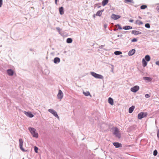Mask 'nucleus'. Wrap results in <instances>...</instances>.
Returning a JSON list of instances; mask_svg holds the SVG:
<instances>
[{
    "instance_id": "14",
    "label": "nucleus",
    "mask_w": 159,
    "mask_h": 159,
    "mask_svg": "<svg viewBox=\"0 0 159 159\" xmlns=\"http://www.w3.org/2000/svg\"><path fill=\"white\" fill-rule=\"evenodd\" d=\"M63 10L64 8L62 7H61L59 8V13L61 15H63L64 13Z\"/></svg>"
},
{
    "instance_id": "51",
    "label": "nucleus",
    "mask_w": 159,
    "mask_h": 159,
    "mask_svg": "<svg viewBox=\"0 0 159 159\" xmlns=\"http://www.w3.org/2000/svg\"><path fill=\"white\" fill-rule=\"evenodd\" d=\"M154 31V30H152V31H151V32H153Z\"/></svg>"
},
{
    "instance_id": "42",
    "label": "nucleus",
    "mask_w": 159,
    "mask_h": 159,
    "mask_svg": "<svg viewBox=\"0 0 159 159\" xmlns=\"http://www.w3.org/2000/svg\"><path fill=\"white\" fill-rule=\"evenodd\" d=\"M156 64L158 66H159V61H157L156 62Z\"/></svg>"
},
{
    "instance_id": "6",
    "label": "nucleus",
    "mask_w": 159,
    "mask_h": 159,
    "mask_svg": "<svg viewBox=\"0 0 159 159\" xmlns=\"http://www.w3.org/2000/svg\"><path fill=\"white\" fill-rule=\"evenodd\" d=\"M48 111L52 114L55 116L59 119V117L58 116L57 112L52 109H50L48 110Z\"/></svg>"
},
{
    "instance_id": "17",
    "label": "nucleus",
    "mask_w": 159,
    "mask_h": 159,
    "mask_svg": "<svg viewBox=\"0 0 159 159\" xmlns=\"http://www.w3.org/2000/svg\"><path fill=\"white\" fill-rule=\"evenodd\" d=\"M108 102L111 105H113L114 104L113 100V99L111 97L108 98Z\"/></svg>"
},
{
    "instance_id": "25",
    "label": "nucleus",
    "mask_w": 159,
    "mask_h": 159,
    "mask_svg": "<svg viewBox=\"0 0 159 159\" xmlns=\"http://www.w3.org/2000/svg\"><path fill=\"white\" fill-rule=\"evenodd\" d=\"M72 42V39L71 38H68L67 39H66V42L67 43H70Z\"/></svg>"
},
{
    "instance_id": "4",
    "label": "nucleus",
    "mask_w": 159,
    "mask_h": 159,
    "mask_svg": "<svg viewBox=\"0 0 159 159\" xmlns=\"http://www.w3.org/2000/svg\"><path fill=\"white\" fill-rule=\"evenodd\" d=\"M148 115L147 112H141L139 113L138 116V118L139 119H141L142 118L146 117Z\"/></svg>"
},
{
    "instance_id": "20",
    "label": "nucleus",
    "mask_w": 159,
    "mask_h": 159,
    "mask_svg": "<svg viewBox=\"0 0 159 159\" xmlns=\"http://www.w3.org/2000/svg\"><path fill=\"white\" fill-rule=\"evenodd\" d=\"M135 108V107L134 106H132L131 107H129V113H131L133 111L134 108Z\"/></svg>"
},
{
    "instance_id": "23",
    "label": "nucleus",
    "mask_w": 159,
    "mask_h": 159,
    "mask_svg": "<svg viewBox=\"0 0 159 159\" xmlns=\"http://www.w3.org/2000/svg\"><path fill=\"white\" fill-rule=\"evenodd\" d=\"M108 1L109 0H103L102 2V5L105 6L108 3Z\"/></svg>"
},
{
    "instance_id": "24",
    "label": "nucleus",
    "mask_w": 159,
    "mask_h": 159,
    "mask_svg": "<svg viewBox=\"0 0 159 159\" xmlns=\"http://www.w3.org/2000/svg\"><path fill=\"white\" fill-rule=\"evenodd\" d=\"M145 59L147 61H149L150 60V56L149 55H146L145 57Z\"/></svg>"
},
{
    "instance_id": "5",
    "label": "nucleus",
    "mask_w": 159,
    "mask_h": 159,
    "mask_svg": "<svg viewBox=\"0 0 159 159\" xmlns=\"http://www.w3.org/2000/svg\"><path fill=\"white\" fill-rule=\"evenodd\" d=\"M19 146L20 149L23 152H26L28 150H25L23 148V141L21 139H19Z\"/></svg>"
},
{
    "instance_id": "35",
    "label": "nucleus",
    "mask_w": 159,
    "mask_h": 159,
    "mask_svg": "<svg viewBox=\"0 0 159 159\" xmlns=\"http://www.w3.org/2000/svg\"><path fill=\"white\" fill-rule=\"evenodd\" d=\"M56 29L57 31L59 32V33H60L61 31V29L60 28L58 27H57Z\"/></svg>"
},
{
    "instance_id": "44",
    "label": "nucleus",
    "mask_w": 159,
    "mask_h": 159,
    "mask_svg": "<svg viewBox=\"0 0 159 159\" xmlns=\"http://www.w3.org/2000/svg\"><path fill=\"white\" fill-rule=\"evenodd\" d=\"M133 20L132 19L130 20L129 21L130 22H132L133 21Z\"/></svg>"
},
{
    "instance_id": "32",
    "label": "nucleus",
    "mask_w": 159,
    "mask_h": 159,
    "mask_svg": "<svg viewBox=\"0 0 159 159\" xmlns=\"http://www.w3.org/2000/svg\"><path fill=\"white\" fill-rule=\"evenodd\" d=\"M117 26L118 27V29H120V30H121V29H122V28L121 27L120 25H119V24H117V25H115V27H116V26Z\"/></svg>"
},
{
    "instance_id": "29",
    "label": "nucleus",
    "mask_w": 159,
    "mask_h": 159,
    "mask_svg": "<svg viewBox=\"0 0 159 159\" xmlns=\"http://www.w3.org/2000/svg\"><path fill=\"white\" fill-rule=\"evenodd\" d=\"M147 7V6L146 5H142L140 7V8L141 9H144Z\"/></svg>"
},
{
    "instance_id": "43",
    "label": "nucleus",
    "mask_w": 159,
    "mask_h": 159,
    "mask_svg": "<svg viewBox=\"0 0 159 159\" xmlns=\"http://www.w3.org/2000/svg\"><path fill=\"white\" fill-rule=\"evenodd\" d=\"M107 24H105L104 25V27L105 28H106L107 27Z\"/></svg>"
},
{
    "instance_id": "38",
    "label": "nucleus",
    "mask_w": 159,
    "mask_h": 159,
    "mask_svg": "<svg viewBox=\"0 0 159 159\" xmlns=\"http://www.w3.org/2000/svg\"><path fill=\"white\" fill-rule=\"evenodd\" d=\"M111 66H112L111 69V71L112 72H113V70H114V66L113 65L111 64Z\"/></svg>"
},
{
    "instance_id": "52",
    "label": "nucleus",
    "mask_w": 159,
    "mask_h": 159,
    "mask_svg": "<svg viewBox=\"0 0 159 159\" xmlns=\"http://www.w3.org/2000/svg\"><path fill=\"white\" fill-rule=\"evenodd\" d=\"M101 7V6H99V7H98V8H99V7Z\"/></svg>"
},
{
    "instance_id": "37",
    "label": "nucleus",
    "mask_w": 159,
    "mask_h": 159,
    "mask_svg": "<svg viewBox=\"0 0 159 159\" xmlns=\"http://www.w3.org/2000/svg\"><path fill=\"white\" fill-rule=\"evenodd\" d=\"M145 98H148L150 97V96L148 94H145Z\"/></svg>"
},
{
    "instance_id": "48",
    "label": "nucleus",
    "mask_w": 159,
    "mask_h": 159,
    "mask_svg": "<svg viewBox=\"0 0 159 159\" xmlns=\"http://www.w3.org/2000/svg\"><path fill=\"white\" fill-rule=\"evenodd\" d=\"M30 50L31 51H32V49H30Z\"/></svg>"
},
{
    "instance_id": "30",
    "label": "nucleus",
    "mask_w": 159,
    "mask_h": 159,
    "mask_svg": "<svg viewBox=\"0 0 159 159\" xmlns=\"http://www.w3.org/2000/svg\"><path fill=\"white\" fill-rule=\"evenodd\" d=\"M145 26L146 28H149L150 27V25L149 23L146 24Z\"/></svg>"
},
{
    "instance_id": "33",
    "label": "nucleus",
    "mask_w": 159,
    "mask_h": 159,
    "mask_svg": "<svg viewBox=\"0 0 159 159\" xmlns=\"http://www.w3.org/2000/svg\"><path fill=\"white\" fill-rule=\"evenodd\" d=\"M157 154V150H155L153 151V155L154 156H156Z\"/></svg>"
},
{
    "instance_id": "26",
    "label": "nucleus",
    "mask_w": 159,
    "mask_h": 159,
    "mask_svg": "<svg viewBox=\"0 0 159 159\" xmlns=\"http://www.w3.org/2000/svg\"><path fill=\"white\" fill-rule=\"evenodd\" d=\"M136 24L138 25H142L143 24V22L139 20H137L136 21Z\"/></svg>"
},
{
    "instance_id": "45",
    "label": "nucleus",
    "mask_w": 159,
    "mask_h": 159,
    "mask_svg": "<svg viewBox=\"0 0 159 159\" xmlns=\"http://www.w3.org/2000/svg\"><path fill=\"white\" fill-rule=\"evenodd\" d=\"M122 34L118 35H117V37H122Z\"/></svg>"
},
{
    "instance_id": "22",
    "label": "nucleus",
    "mask_w": 159,
    "mask_h": 159,
    "mask_svg": "<svg viewBox=\"0 0 159 159\" xmlns=\"http://www.w3.org/2000/svg\"><path fill=\"white\" fill-rule=\"evenodd\" d=\"M142 63L143 64V67H145L147 64V62L144 58H143L142 60Z\"/></svg>"
},
{
    "instance_id": "3",
    "label": "nucleus",
    "mask_w": 159,
    "mask_h": 159,
    "mask_svg": "<svg viewBox=\"0 0 159 159\" xmlns=\"http://www.w3.org/2000/svg\"><path fill=\"white\" fill-rule=\"evenodd\" d=\"M90 73L93 76L97 79H102L103 78L102 75L97 74L94 72H91Z\"/></svg>"
},
{
    "instance_id": "12",
    "label": "nucleus",
    "mask_w": 159,
    "mask_h": 159,
    "mask_svg": "<svg viewBox=\"0 0 159 159\" xmlns=\"http://www.w3.org/2000/svg\"><path fill=\"white\" fill-rule=\"evenodd\" d=\"M113 145L116 148H118L122 147V144L118 142H115L113 143Z\"/></svg>"
},
{
    "instance_id": "9",
    "label": "nucleus",
    "mask_w": 159,
    "mask_h": 159,
    "mask_svg": "<svg viewBox=\"0 0 159 159\" xmlns=\"http://www.w3.org/2000/svg\"><path fill=\"white\" fill-rule=\"evenodd\" d=\"M111 18L112 19L116 20L120 18V16L119 15L112 14L111 16Z\"/></svg>"
},
{
    "instance_id": "28",
    "label": "nucleus",
    "mask_w": 159,
    "mask_h": 159,
    "mask_svg": "<svg viewBox=\"0 0 159 159\" xmlns=\"http://www.w3.org/2000/svg\"><path fill=\"white\" fill-rule=\"evenodd\" d=\"M83 93L84 94V95L86 96H87L89 95L91 96L90 93L88 91L87 92H83Z\"/></svg>"
},
{
    "instance_id": "34",
    "label": "nucleus",
    "mask_w": 159,
    "mask_h": 159,
    "mask_svg": "<svg viewBox=\"0 0 159 159\" xmlns=\"http://www.w3.org/2000/svg\"><path fill=\"white\" fill-rule=\"evenodd\" d=\"M126 1L125 2L127 3V2H131V3H133V0H125Z\"/></svg>"
},
{
    "instance_id": "13",
    "label": "nucleus",
    "mask_w": 159,
    "mask_h": 159,
    "mask_svg": "<svg viewBox=\"0 0 159 159\" xmlns=\"http://www.w3.org/2000/svg\"><path fill=\"white\" fill-rule=\"evenodd\" d=\"M135 52V50L134 49H132L130 50L128 53V55L129 56H131L134 55Z\"/></svg>"
},
{
    "instance_id": "46",
    "label": "nucleus",
    "mask_w": 159,
    "mask_h": 159,
    "mask_svg": "<svg viewBox=\"0 0 159 159\" xmlns=\"http://www.w3.org/2000/svg\"><path fill=\"white\" fill-rule=\"evenodd\" d=\"M57 0H55V3L56 5H57Z\"/></svg>"
},
{
    "instance_id": "36",
    "label": "nucleus",
    "mask_w": 159,
    "mask_h": 159,
    "mask_svg": "<svg viewBox=\"0 0 159 159\" xmlns=\"http://www.w3.org/2000/svg\"><path fill=\"white\" fill-rule=\"evenodd\" d=\"M137 41V39L136 38H134L131 40L132 42H135Z\"/></svg>"
},
{
    "instance_id": "40",
    "label": "nucleus",
    "mask_w": 159,
    "mask_h": 159,
    "mask_svg": "<svg viewBox=\"0 0 159 159\" xmlns=\"http://www.w3.org/2000/svg\"><path fill=\"white\" fill-rule=\"evenodd\" d=\"M2 0H0V7H1L2 4Z\"/></svg>"
},
{
    "instance_id": "21",
    "label": "nucleus",
    "mask_w": 159,
    "mask_h": 159,
    "mask_svg": "<svg viewBox=\"0 0 159 159\" xmlns=\"http://www.w3.org/2000/svg\"><path fill=\"white\" fill-rule=\"evenodd\" d=\"M132 27L130 26H124L123 28V29L124 30H128L129 29H132Z\"/></svg>"
},
{
    "instance_id": "18",
    "label": "nucleus",
    "mask_w": 159,
    "mask_h": 159,
    "mask_svg": "<svg viewBox=\"0 0 159 159\" xmlns=\"http://www.w3.org/2000/svg\"><path fill=\"white\" fill-rule=\"evenodd\" d=\"M104 10L98 11L96 14V15L97 16H101L102 15V12Z\"/></svg>"
},
{
    "instance_id": "16",
    "label": "nucleus",
    "mask_w": 159,
    "mask_h": 159,
    "mask_svg": "<svg viewBox=\"0 0 159 159\" xmlns=\"http://www.w3.org/2000/svg\"><path fill=\"white\" fill-rule=\"evenodd\" d=\"M60 61V59L58 57H56L54 58V62L55 64L59 63Z\"/></svg>"
},
{
    "instance_id": "10",
    "label": "nucleus",
    "mask_w": 159,
    "mask_h": 159,
    "mask_svg": "<svg viewBox=\"0 0 159 159\" xmlns=\"http://www.w3.org/2000/svg\"><path fill=\"white\" fill-rule=\"evenodd\" d=\"M25 114L27 116L30 118H32L34 116V115L30 112L25 111Z\"/></svg>"
},
{
    "instance_id": "50",
    "label": "nucleus",
    "mask_w": 159,
    "mask_h": 159,
    "mask_svg": "<svg viewBox=\"0 0 159 159\" xmlns=\"http://www.w3.org/2000/svg\"><path fill=\"white\" fill-rule=\"evenodd\" d=\"M116 30V29H114V30L115 31V30Z\"/></svg>"
},
{
    "instance_id": "7",
    "label": "nucleus",
    "mask_w": 159,
    "mask_h": 159,
    "mask_svg": "<svg viewBox=\"0 0 159 159\" xmlns=\"http://www.w3.org/2000/svg\"><path fill=\"white\" fill-rule=\"evenodd\" d=\"M139 89V86L136 85L132 88L130 89V90L133 92L135 93Z\"/></svg>"
},
{
    "instance_id": "19",
    "label": "nucleus",
    "mask_w": 159,
    "mask_h": 159,
    "mask_svg": "<svg viewBox=\"0 0 159 159\" xmlns=\"http://www.w3.org/2000/svg\"><path fill=\"white\" fill-rule=\"evenodd\" d=\"M143 79L144 80H147L148 82H151L152 80V79L151 78L148 77H144Z\"/></svg>"
},
{
    "instance_id": "1",
    "label": "nucleus",
    "mask_w": 159,
    "mask_h": 159,
    "mask_svg": "<svg viewBox=\"0 0 159 159\" xmlns=\"http://www.w3.org/2000/svg\"><path fill=\"white\" fill-rule=\"evenodd\" d=\"M28 130L32 135L33 137L35 138H38V134L36 132V129L35 128L30 127L28 128Z\"/></svg>"
},
{
    "instance_id": "47",
    "label": "nucleus",
    "mask_w": 159,
    "mask_h": 159,
    "mask_svg": "<svg viewBox=\"0 0 159 159\" xmlns=\"http://www.w3.org/2000/svg\"><path fill=\"white\" fill-rule=\"evenodd\" d=\"M126 32H127L126 31H125V32H124V33H126Z\"/></svg>"
},
{
    "instance_id": "39",
    "label": "nucleus",
    "mask_w": 159,
    "mask_h": 159,
    "mask_svg": "<svg viewBox=\"0 0 159 159\" xmlns=\"http://www.w3.org/2000/svg\"><path fill=\"white\" fill-rule=\"evenodd\" d=\"M157 136L158 138H159V129L157 130Z\"/></svg>"
},
{
    "instance_id": "49",
    "label": "nucleus",
    "mask_w": 159,
    "mask_h": 159,
    "mask_svg": "<svg viewBox=\"0 0 159 159\" xmlns=\"http://www.w3.org/2000/svg\"><path fill=\"white\" fill-rule=\"evenodd\" d=\"M93 17H94V18L95 17V15H93Z\"/></svg>"
},
{
    "instance_id": "8",
    "label": "nucleus",
    "mask_w": 159,
    "mask_h": 159,
    "mask_svg": "<svg viewBox=\"0 0 159 159\" xmlns=\"http://www.w3.org/2000/svg\"><path fill=\"white\" fill-rule=\"evenodd\" d=\"M63 94L62 91L61 90H59L57 96L58 99L61 100L63 98Z\"/></svg>"
},
{
    "instance_id": "27",
    "label": "nucleus",
    "mask_w": 159,
    "mask_h": 159,
    "mask_svg": "<svg viewBox=\"0 0 159 159\" xmlns=\"http://www.w3.org/2000/svg\"><path fill=\"white\" fill-rule=\"evenodd\" d=\"M122 53V52L119 51H116L114 52L115 54L116 55H118L121 54Z\"/></svg>"
},
{
    "instance_id": "41",
    "label": "nucleus",
    "mask_w": 159,
    "mask_h": 159,
    "mask_svg": "<svg viewBox=\"0 0 159 159\" xmlns=\"http://www.w3.org/2000/svg\"><path fill=\"white\" fill-rule=\"evenodd\" d=\"M104 46L105 45H102L99 47V48L100 49H102L104 47Z\"/></svg>"
},
{
    "instance_id": "31",
    "label": "nucleus",
    "mask_w": 159,
    "mask_h": 159,
    "mask_svg": "<svg viewBox=\"0 0 159 159\" xmlns=\"http://www.w3.org/2000/svg\"><path fill=\"white\" fill-rule=\"evenodd\" d=\"M34 148L35 152L36 153H38V150L39 149L36 146H35L34 147Z\"/></svg>"
},
{
    "instance_id": "2",
    "label": "nucleus",
    "mask_w": 159,
    "mask_h": 159,
    "mask_svg": "<svg viewBox=\"0 0 159 159\" xmlns=\"http://www.w3.org/2000/svg\"><path fill=\"white\" fill-rule=\"evenodd\" d=\"M114 132L113 133V134L115 135L116 137L120 139L121 137V134L119 132V131L118 129L115 127L114 128Z\"/></svg>"
},
{
    "instance_id": "11",
    "label": "nucleus",
    "mask_w": 159,
    "mask_h": 159,
    "mask_svg": "<svg viewBox=\"0 0 159 159\" xmlns=\"http://www.w3.org/2000/svg\"><path fill=\"white\" fill-rule=\"evenodd\" d=\"M7 74L9 76H12L14 74V71L12 69H8L7 70Z\"/></svg>"
},
{
    "instance_id": "15",
    "label": "nucleus",
    "mask_w": 159,
    "mask_h": 159,
    "mask_svg": "<svg viewBox=\"0 0 159 159\" xmlns=\"http://www.w3.org/2000/svg\"><path fill=\"white\" fill-rule=\"evenodd\" d=\"M132 34H134L135 35H137L138 34H140L141 33V32L135 30H132Z\"/></svg>"
}]
</instances>
